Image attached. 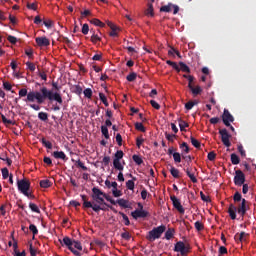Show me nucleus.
Here are the masks:
<instances>
[{
	"label": "nucleus",
	"instance_id": "obj_1",
	"mask_svg": "<svg viewBox=\"0 0 256 256\" xmlns=\"http://www.w3.org/2000/svg\"><path fill=\"white\" fill-rule=\"evenodd\" d=\"M19 97H26V103H38V105H43L45 101H56L58 105H63V96L59 92H53V90H49L47 87L43 86L40 88V91H30L28 92L26 88H22L18 92Z\"/></svg>",
	"mask_w": 256,
	"mask_h": 256
},
{
	"label": "nucleus",
	"instance_id": "obj_2",
	"mask_svg": "<svg viewBox=\"0 0 256 256\" xmlns=\"http://www.w3.org/2000/svg\"><path fill=\"white\" fill-rule=\"evenodd\" d=\"M165 229H167L165 225L153 228L151 231L148 232L146 239L151 242L155 241L156 239H161V236L163 235V233H165Z\"/></svg>",
	"mask_w": 256,
	"mask_h": 256
},
{
	"label": "nucleus",
	"instance_id": "obj_3",
	"mask_svg": "<svg viewBox=\"0 0 256 256\" xmlns=\"http://www.w3.org/2000/svg\"><path fill=\"white\" fill-rule=\"evenodd\" d=\"M81 199L83 201L84 209H92L95 213H99V211H105V205H99L95 202L88 201L87 195H81Z\"/></svg>",
	"mask_w": 256,
	"mask_h": 256
},
{
	"label": "nucleus",
	"instance_id": "obj_4",
	"mask_svg": "<svg viewBox=\"0 0 256 256\" xmlns=\"http://www.w3.org/2000/svg\"><path fill=\"white\" fill-rule=\"evenodd\" d=\"M174 251L180 253V255L185 256L191 252V245L185 244L183 241H178L174 246Z\"/></svg>",
	"mask_w": 256,
	"mask_h": 256
},
{
	"label": "nucleus",
	"instance_id": "obj_5",
	"mask_svg": "<svg viewBox=\"0 0 256 256\" xmlns=\"http://www.w3.org/2000/svg\"><path fill=\"white\" fill-rule=\"evenodd\" d=\"M18 191L23 195H29V189H31V182L27 179L17 180Z\"/></svg>",
	"mask_w": 256,
	"mask_h": 256
},
{
	"label": "nucleus",
	"instance_id": "obj_6",
	"mask_svg": "<svg viewBox=\"0 0 256 256\" xmlns=\"http://www.w3.org/2000/svg\"><path fill=\"white\" fill-rule=\"evenodd\" d=\"M139 209L134 210L131 212V216L133 219H145V217H149V212L143 210V204L141 202L138 203Z\"/></svg>",
	"mask_w": 256,
	"mask_h": 256
},
{
	"label": "nucleus",
	"instance_id": "obj_7",
	"mask_svg": "<svg viewBox=\"0 0 256 256\" xmlns=\"http://www.w3.org/2000/svg\"><path fill=\"white\" fill-rule=\"evenodd\" d=\"M219 135H221V141H222L223 145H225V147H231V141L229 140V139H231V135L227 131V129H225V128L220 129Z\"/></svg>",
	"mask_w": 256,
	"mask_h": 256
},
{
	"label": "nucleus",
	"instance_id": "obj_8",
	"mask_svg": "<svg viewBox=\"0 0 256 256\" xmlns=\"http://www.w3.org/2000/svg\"><path fill=\"white\" fill-rule=\"evenodd\" d=\"M234 184L237 187L243 186L245 184V174L241 170H236L235 171V176H234Z\"/></svg>",
	"mask_w": 256,
	"mask_h": 256
},
{
	"label": "nucleus",
	"instance_id": "obj_9",
	"mask_svg": "<svg viewBox=\"0 0 256 256\" xmlns=\"http://www.w3.org/2000/svg\"><path fill=\"white\" fill-rule=\"evenodd\" d=\"M222 121L226 127H231V123L235 121V118L233 115H231V112L229 110L224 109V112L222 114Z\"/></svg>",
	"mask_w": 256,
	"mask_h": 256
},
{
	"label": "nucleus",
	"instance_id": "obj_10",
	"mask_svg": "<svg viewBox=\"0 0 256 256\" xmlns=\"http://www.w3.org/2000/svg\"><path fill=\"white\" fill-rule=\"evenodd\" d=\"M172 203H173V207H175V209L181 214V215H185V208H183V205H181V201L176 198V196H171L170 197Z\"/></svg>",
	"mask_w": 256,
	"mask_h": 256
},
{
	"label": "nucleus",
	"instance_id": "obj_11",
	"mask_svg": "<svg viewBox=\"0 0 256 256\" xmlns=\"http://www.w3.org/2000/svg\"><path fill=\"white\" fill-rule=\"evenodd\" d=\"M236 210H237V213L241 215V217H245V214L247 213V200L243 198L241 204H239Z\"/></svg>",
	"mask_w": 256,
	"mask_h": 256
},
{
	"label": "nucleus",
	"instance_id": "obj_12",
	"mask_svg": "<svg viewBox=\"0 0 256 256\" xmlns=\"http://www.w3.org/2000/svg\"><path fill=\"white\" fill-rule=\"evenodd\" d=\"M35 41L38 47H49L51 45V42L47 37H37Z\"/></svg>",
	"mask_w": 256,
	"mask_h": 256
},
{
	"label": "nucleus",
	"instance_id": "obj_13",
	"mask_svg": "<svg viewBox=\"0 0 256 256\" xmlns=\"http://www.w3.org/2000/svg\"><path fill=\"white\" fill-rule=\"evenodd\" d=\"M184 171L189 177V179L192 181V183H197V177H195V172H193V167L187 166V168H184Z\"/></svg>",
	"mask_w": 256,
	"mask_h": 256
},
{
	"label": "nucleus",
	"instance_id": "obj_14",
	"mask_svg": "<svg viewBox=\"0 0 256 256\" xmlns=\"http://www.w3.org/2000/svg\"><path fill=\"white\" fill-rule=\"evenodd\" d=\"M108 27H110L111 32L109 33L110 37H118L119 33V27L117 25L113 24V22H107Z\"/></svg>",
	"mask_w": 256,
	"mask_h": 256
},
{
	"label": "nucleus",
	"instance_id": "obj_15",
	"mask_svg": "<svg viewBox=\"0 0 256 256\" xmlns=\"http://www.w3.org/2000/svg\"><path fill=\"white\" fill-rule=\"evenodd\" d=\"M93 203H96V205H105L106 207H109V209H111V211H113L114 213H117V210H115V208H113V206L105 203V199L103 196H101L100 198H96V200H93Z\"/></svg>",
	"mask_w": 256,
	"mask_h": 256
},
{
	"label": "nucleus",
	"instance_id": "obj_16",
	"mask_svg": "<svg viewBox=\"0 0 256 256\" xmlns=\"http://www.w3.org/2000/svg\"><path fill=\"white\" fill-rule=\"evenodd\" d=\"M52 157H54V159H61L62 161H68L69 160V158L67 157V155L63 151H54L52 153Z\"/></svg>",
	"mask_w": 256,
	"mask_h": 256
},
{
	"label": "nucleus",
	"instance_id": "obj_17",
	"mask_svg": "<svg viewBox=\"0 0 256 256\" xmlns=\"http://www.w3.org/2000/svg\"><path fill=\"white\" fill-rule=\"evenodd\" d=\"M105 192L101 191V189L94 187L92 188V199L95 201L96 199H99L100 197H103Z\"/></svg>",
	"mask_w": 256,
	"mask_h": 256
},
{
	"label": "nucleus",
	"instance_id": "obj_18",
	"mask_svg": "<svg viewBox=\"0 0 256 256\" xmlns=\"http://www.w3.org/2000/svg\"><path fill=\"white\" fill-rule=\"evenodd\" d=\"M61 245H65L66 247H68L69 251H71V249H73V240L69 237H64L63 240H59Z\"/></svg>",
	"mask_w": 256,
	"mask_h": 256
},
{
	"label": "nucleus",
	"instance_id": "obj_19",
	"mask_svg": "<svg viewBox=\"0 0 256 256\" xmlns=\"http://www.w3.org/2000/svg\"><path fill=\"white\" fill-rule=\"evenodd\" d=\"M228 214L230 215V218L234 221V219H237V207L233 204L229 205L228 208Z\"/></svg>",
	"mask_w": 256,
	"mask_h": 256
},
{
	"label": "nucleus",
	"instance_id": "obj_20",
	"mask_svg": "<svg viewBox=\"0 0 256 256\" xmlns=\"http://www.w3.org/2000/svg\"><path fill=\"white\" fill-rule=\"evenodd\" d=\"M153 3H155V0H151V3H148V8L145 11V15H150V17H155Z\"/></svg>",
	"mask_w": 256,
	"mask_h": 256
},
{
	"label": "nucleus",
	"instance_id": "obj_21",
	"mask_svg": "<svg viewBox=\"0 0 256 256\" xmlns=\"http://www.w3.org/2000/svg\"><path fill=\"white\" fill-rule=\"evenodd\" d=\"M188 87L194 95H201V93L203 92L201 86L193 87V84H188Z\"/></svg>",
	"mask_w": 256,
	"mask_h": 256
},
{
	"label": "nucleus",
	"instance_id": "obj_22",
	"mask_svg": "<svg viewBox=\"0 0 256 256\" xmlns=\"http://www.w3.org/2000/svg\"><path fill=\"white\" fill-rule=\"evenodd\" d=\"M170 173L174 179H179L181 176L179 175V169L175 168L173 165H169Z\"/></svg>",
	"mask_w": 256,
	"mask_h": 256
},
{
	"label": "nucleus",
	"instance_id": "obj_23",
	"mask_svg": "<svg viewBox=\"0 0 256 256\" xmlns=\"http://www.w3.org/2000/svg\"><path fill=\"white\" fill-rule=\"evenodd\" d=\"M72 93H75L76 95H81L83 93V87L81 85L77 84L72 86L71 88Z\"/></svg>",
	"mask_w": 256,
	"mask_h": 256
},
{
	"label": "nucleus",
	"instance_id": "obj_24",
	"mask_svg": "<svg viewBox=\"0 0 256 256\" xmlns=\"http://www.w3.org/2000/svg\"><path fill=\"white\" fill-rule=\"evenodd\" d=\"M175 235V229L173 228H169L166 232H165V239H167V241L173 239V236Z\"/></svg>",
	"mask_w": 256,
	"mask_h": 256
},
{
	"label": "nucleus",
	"instance_id": "obj_25",
	"mask_svg": "<svg viewBox=\"0 0 256 256\" xmlns=\"http://www.w3.org/2000/svg\"><path fill=\"white\" fill-rule=\"evenodd\" d=\"M180 71H183V73H191V68L185 64V62H179Z\"/></svg>",
	"mask_w": 256,
	"mask_h": 256
},
{
	"label": "nucleus",
	"instance_id": "obj_26",
	"mask_svg": "<svg viewBox=\"0 0 256 256\" xmlns=\"http://www.w3.org/2000/svg\"><path fill=\"white\" fill-rule=\"evenodd\" d=\"M51 185H53V183L47 179L40 181V187H42V189H49V187H51Z\"/></svg>",
	"mask_w": 256,
	"mask_h": 256
},
{
	"label": "nucleus",
	"instance_id": "obj_27",
	"mask_svg": "<svg viewBox=\"0 0 256 256\" xmlns=\"http://www.w3.org/2000/svg\"><path fill=\"white\" fill-rule=\"evenodd\" d=\"M0 117L4 125H15V121L7 119V117H5V115H3V113L1 112H0Z\"/></svg>",
	"mask_w": 256,
	"mask_h": 256
},
{
	"label": "nucleus",
	"instance_id": "obj_28",
	"mask_svg": "<svg viewBox=\"0 0 256 256\" xmlns=\"http://www.w3.org/2000/svg\"><path fill=\"white\" fill-rule=\"evenodd\" d=\"M231 163L232 165H239V163H241V159H239V156H237V154H231Z\"/></svg>",
	"mask_w": 256,
	"mask_h": 256
},
{
	"label": "nucleus",
	"instance_id": "obj_29",
	"mask_svg": "<svg viewBox=\"0 0 256 256\" xmlns=\"http://www.w3.org/2000/svg\"><path fill=\"white\" fill-rule=\"evenodd\" d=\"M40 143H42V145L46 147V149H53V143H51L50 141H47V139L45 138H42L40 140Z\"/></svg>",
	"mask_w": 256,
	"mask_h": 256
},
{
	"label": "nucleus",
	"instance_id": "obj_30",
	"mask_svg": "<svg viewBox=\"0 0 256 256\" xmlns=\"http://www.w3.org/2000/svg\"><path fill=\"white\" fill-rule=\"evenodd\" d=\"M199 102H197V100L194 101H189L185 104V109H187V111H191V109H193V107H195V105H198Z\"/></svg>",
	"mask_w": 256,
	"mask_h": 256
},
{
	"label": "nucleus",
	"instance_id": "obj_31",
	"mask_svg": "<svg viewBox=\"0 0 256 256\" xmlns=\"http://www.w3.org/2000/svg\"><path fill=\"white\" fill-rule=\"evenodd\" d=\"M166 63H167V65H170V67L174 68L175 71H177V73H179L181 71V68L179 67V65L176 62L167 60Z\"/></svg>",
	"mask_w": 256,
	"mask_h": 256
},
{
	"label": "nucleus",
	"instance_id": "obj_32",
	"mask_svg": "<svg viewBox=\"0 0 256 256\" xmlns=\"http://www.w3.org/2000/svg\"><path fill=\"white\" fill-rule=\"evenodd\" d=\"M190 141H191V144L193 145V147H195L196 149H201V142H199V140L195 139V137L191 136Z\"/></svg>",
	"mask_w": 256,
	"mask_h": 256
},
{
	"label": "nucleus",
	"instance_id": "obj_33",
	"mask_svg": "<svg viewBox=\"0 0 256 256\" xmlns=\"http://www.w3.org/2000/svg\"><path fill=\"white\" fill-rule=\"evenodd\" d=\"M134 126L136 131H141V133H145V131H147V129H145V126H143V123L141 122H136Z\"/></svg>",
	"mask_w": 256,
	"mask_h": 256
},
{
	"label": "nucleus",
	"instance_id": "obj_34",
	"mask_svg": "<svg viewBox=\"0 0 256 256\" xmlns=\"http://www.w3.org/2000/svg\"><path fill=\"white\" fill-rule=\"evenodd\" d=\"M178 121H179L180 131H185V129L189 127V123H187L185 120L179 119Z\"/></svg>",
	"mask_w": 256,
	"mask_h": 256
},
{
	"label": "nucleus",
	"instance_id": "obj_35",
	"mask_svg": "<svg viewBox=\"0 0 256 256\" xmlns=\"http://www.w3.org/2000/svg\"><path fill=\"white\" fill-rule=\"evenodd\" d=\"M90 23H92V25H95L96 27H105V23L97 18L92 19Z\"/></svg>",
	"mask_w": 256,
	"mask_h": 256
},
{
	"label": "nucleus",
	"instance_id": "obj_36",
	"mask_svg": "<svg viewBox=\"0 0 256 256\" xmlns=\"http://www.w3.org/2000/svg\"><path fill=\"white\" fill-rule=\"evenodd\" d=\"M132 159H133L134 163H136V165H143V158H141V156L134 154L132 156Z\"/></svg>",
	"mask_w": 256,
	"mask_h": 256
},
{
	"label": "nucleus",
	"instance_id": "obj_37",
	"mask_svg": "<svg viewBox=\"0 0 256 256\" xmlns=\"http://www.w3.org/2000/svg\"><path fill=\"white\" fill-rule=\"evenodd\" d=\"M113 166L118 171H123L124 167L121 165V160H113Z\"/></svg>",
	"mask_w": 256,
	"mask_h": 256
},
{
	"label": "nucleus",
	"instance_id": "obj_38",
	"mask_svg": "<svg viewBox=\"0 0 256 256\" xmlns=\"http://www.w3.org/2000/svg\"><path fill=\"white\" fill-rule=\"evenodd\" d=\"M38 119H40V121H47L49 119V114H47V112H39Z\"/></svg>",
	"mask_w": 256,
	"mask_h": 256
},
{
	"label": "nucleus",
	"instance_id": "obj_39",
	"mask_svg": "<svg viewBox=\"0 0 256 256\" xmlns=\"http://www.w3.org/2000/svg\"><path fill=\"white\" fill-rule=\"evenodd\" d=\"M29 208L31 209V211H33V213H41L39 206H37L35 203L30 202Z\"/></svg>",
	"mask_w": 256,
	"mask_h": 256
},
{
	"label": "nucleus",
	"instance_id": "obj_40",
	"mask_svg": "<svg viewBox=\"0 0 256 256\" xmlns=\"http://www.w3.org/2000/svg\"><path fill=\"white\" fill-rule=\"evenodd\" d=\"M90 33H92V36H91L92 43H97V41H101V37H99V35L95 34V31L90 30Z\"/></svg>",
	"mask_w": 256,
	"mask_h": 256
},
{
	"label": "nucleus",
	"instance_id": "obj_41",
	"mask_svg": "<svg viewBox=\"0 0 256 256\" xmlns=\"http://www.w3.org/2000/svg\"><path fill=\"white\" fill-rule=\"evenodd\" d=\"M29 229L33 234V239H35V235L39 234V230L37 229V226H35V224H30Z\"/></svg>",
	"mask_w": 256,
	"mask_h": 256
},
{
	"label": "nucleus",
	"instance_id": "obj_42",
	"mask_svg": "<svg viewBox=\"0 0 256 256\" xmlns=\"http://www.w3.org/2000/svg\"><path fill=\"white\" fill-rule=\"evenodd\" d=\"M233 200L235 203H239V201H241V203H243V196H241V193L235 192V194L233 196Z\"/></svg>",
	"mask_w": 256,
	"mask_h": 256
},
{
	"label": "nucleus",
	"instance_id": "obj_43",
	"mask_svg": "<svg viewBox=\"0 0 256 256\" xmlns=\"http://www.w3.org/2000/svg\"><path fill=\"white\" fill-rule=\"evenodd\" d=\"M99 97H100V101H102L103 105H105V107H109V102L107 101V96H105V94L100 92Z\"/></svg>",
	"mask_w": 256,
	"mask_h": 256
},
{
	"label": "nucleus",
	"instance_id": "obj_44",
	"mask_svg": "<svg viewBox=\"0 0 256 256\" xmlns=\"http://www.w3.org/2000/svg\"><path fill=\"white\" fill-rule=\"evenodd\" d=\"M117 203L120 207H123L124 209H127L128 206V203L129 201L125 200V199H119L117 200Z\"/></svg>",
	"mask_w": 256,
	"mask_h": 256
},
{
	"label": "nucleus",
	"instance_id": "obj_45",
	"mask_svg": "<svg viewBox=\"0 0 256 256\" xmlns=\"http://www.w3.org/2000/svg\"><path fill=\"white\" fill-rule=\"evenodd\" d=\"M101 133L105 137V139H109V129L107 126H101Z\"/></svg>",
	"mask_w": 256,
	"mask_h": 256
},
{
	"label": "nucleus",
	"instance_id": "obj_46",
	"mask_svg": "<svg viewBox=\"0 0 256 256\" xmlns=\"http://www.w3.org/2000/svg\"><path fill=\"white\" fill-rule=\"evenodd\" d=\"M127 81H129L130 83H133V81H135V79H137V73L135 72H131L127 77H126Z\"/></svg>",
	"mask_w": 256,
	"mask_h": 256
},
{
	"label": "nucleus",
	"instance_id": "obj_47",
	"mask_svg": "<svg viewBox=\"0 0 256 256\" xmlns=\"http://www.w3.org/2000/svg\"><path fill=\"white\" fill-rule=\"evenodd\" d=\"M83 93L87 99H91V97H93V90H91V88H86Z\"/></svg>",
	"mask_w": 256,
	"mask_h": 256
},
{
	"label": "nucleus",
	"instance_id": "obj_48",
	"mask_svg": "<svg viewBox=\"0 0 256 256\" xmlns=\"http://www.w3.org/2000/svg\"><path fill=\"white\" fill-rule=\"evenodd\" d=\"M74 249H78V251H83V246L81 245V242L73 240V245Z\"/></svg>",
	"mask_w": 256,
	"mask_h": 256
},
{
	"label": "nucleus",
	"instance_id": "obj_49",
	"mask_svg": "<svg viewBox=\"0 0 256 256\" xmlns=\"http://www.w3.org/2000/svg\"><path fill=\"white\" fill-rule=\"evenodd\" d=\"M123 155H125V154L122 152V150L116 151V153L114 155V160L121 161V158L123 157Z\"/></svg>",
	"mask_w": 256,
	"mask_h": 256
},
{
	"label": "nucleus",
	"instance_id": "obj_50",
	"mask_svg": "<svg viewBox=\"0 0 256 256\" xmlns=\"http://www.w3.org/2000/svg\"><path fill=\"white\" fill-rule=\"evenodd\" d=\"M126 187L129 191H133L135 189V182H133V180H128L126 182Z\"/></svg>",
	"mask_w": 256,
	"mask_h": 256
},
{
	"label": "nucleus",
	"instance_id": "obj_51",
	"mask_svg": "<svg viewBox=\"0 0 256 256\" xmlns=\"http://www.w3.org/2000/svg\"><path fill=\"white\" fill-rule=\"evenodd\" d=\"M171 7H172L171 4L162 6L160 8V11L163 12V13H171Z\"/></svg>",
	"mask_w": 256,
	"mask_h": 256
},
{
	"label": "nucleus",
	"instance_id": "obj_52",
	"mask_svg": "<svg viewBox=\"0 0 256 256\" xmlns=\"http://www.w3.org/2000/svg\"><path fill=\"white\" fill-rule=\"evenodd\" d=\"M26 7L31 11H37V2L27 3Z\"/></svg>",
	"mask_w": 256,
	"mask_h": 256
},
{
	"label": "nucleus",
	"instance_id": "obj_53",
	"mask_svg": "<svg viewBox=\"0 0 256 256\" xmlns=\"http://www.w3.org/2000/svg\"><path fill=\"white\" fill-rule=\"evenodd\" d=\"M119 215H121V217L124 219V221H125V225H126V226L131 225V221H129V217H128V216H126V214H125V213H123V212H119Z\"/></svg>",
	"mask_w": 256,
	"mask_h": 256
},
{
	"label": "nucleus",
	"instance_id": "obj_54",
	"mask_svg": "<svg viewBox=\"0 0 256 256\" xmlns=\"http://www.w3.org/2000/svg\"><path fill=\"white\" fill-rule=\"evenodd\" d=\"M173 159H174V162L181 163V154L179 152H174Z\"/></svg>",
	"mask_w": 256,
	"mask_h": 256
},
{
	"label": "nucleus",
	"instance_id": "obj_55",
	"mask_svg": "<svg viewBox=\"0 0 256 256\" xmlns=\"http://www.w3.org/2000/svg\"><path fill=\"white\" fill-rule=\"evenodd\" d=\"M76 167H80V169H82L83 171H87L88 169L81 160L76 161Z\"/></svg>",
	"mask_w": 256,
	"mask_h": 256
},
{
	"label": "nucleus",
	"instance_id": "obj_56",
	"mask_svg": "<svg viewBox=\"0 0 256 256\" xmlns=\"http://www.w3.org/2000/svg\"><path fill=\"white\" fill-rule=\"evenodd\" d=\"M200 197L204 203H211V198L209 196H206L203 192H200Z\"/></svg>",
	"mask_w": 256,
	"mask_h": 256
},
{
	"label": "nucleus",
	"instance_id": "obj_57",
	"mask_svg": "<svg viewBox=\"0 0 256 256\" xmlns=\"http://www.w3.org/2000/svg\"><path fill=\"white\" fill-rule=\"evenodd\" d=\"M194 227H195V229H197L198 231H203V229H204L203 223H201V222H199V221H196V222H195Z\"/></svg>",
	"mask_w": 256,
	"mask_h": 256
},
{
	"label": "nucleus",
	"instance_id": "obj_58",
	"mask_svg": "<svg viewBox=\"0 0 256 256\" xmlns=\"http://www.w3.org/2000/svg\"><path fill=\"white\" fill-rule=\"evenodd\" d=\"M112 194H113V197H121V195H123V192H121V190L119 189H112Z\"/></svg>",
	"mask_w": 256,
	"mask_h": 256
},
{
	"label": "nucleus",
	"instance_id": "obj_59",
	"mask_svg": "<svg viewBox=\"0 0 256 256\" xmlns=\"http://www.w3.org/2000/svg\"><path fill=\"white\" fill-rule=\"evenodd\" d=\"M27 69L33 73L35 71V64L33 62H26Z\"/></svg>",
	"mask_w": 256,
	"mask_h": 256
},
{
	"label": "nucleus",
	"instance_id": "obj_60",
	"mask_svg": "<svg viewBox=\"0 0 256 256\" xmlns=\"http://www.w3.org/2000/svg\"><path fill=\"white\" fill-rule=\"evenodd\" d=\"M165 137L167 139V141H170L171 143H173V141H175V135L174 134H169V133H165Z\"/></svg>",
	"mask_w": 256,
	"mask_h": 256
},
{
	"label": "nucleus",
	"instance_id": "obj_61",
	"mask_svg": "<svg viewBox=\"0 0 256 256\" xmlns=\"http://www.w3.org/2000/svg\"><path fill=\"white\" fill-rule=\"evenodd\" d=\"M2 177H3V179H8L10 177L9 176V169H7V168L2 169Z\"/></svg>",
	"mask_w": 256,
	"mask_h": 256
},
{
	"label": "nucleus",
	"instance_id": "obj_62",
	"mask_svg": "<svg viewBox=\"0 0 256 256\" xmlns=\"http://www.w3.org/2000/svg\"><path fill=\"white\" fill-rule=\"evenodd\" d=\"M207 157H208L209 161H214L217 157V154H215L213 151H211V152L208 153Z\"/></svg>",
	"mask_w": 256,
	"mask_h": 256
},
{
	"label": "nucleus",
	"instance_id": "obj_63",
	"mask_svg": "<svg viewBox=\"0 0 256 256\" xmlns=\"http://www.w3.org/2000/svg\"><path fill=\"white\" fill-rule=\"evenodd\" d=\"M82 33L83 35H87L89 33V24H83Z\"/></svg>",
	"mask_w": 256,
	"mask_h": 256
},
{
	"label": "nucleus",
	"instance_id": "obj_64",
	"mask_svg": "<svg viewBox=\"0 0 256 256\" xmlns=\"http://www.w3.org/2000/svg\"><path fill=\"white\" fill-rule=\"evenodd\" d=\"M38 76L42 79V81H47V74L45 72L38 70Z\"/></svg>",
	"mask_w": 256,
	"mask_h": 256
}]
</instances>
